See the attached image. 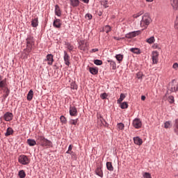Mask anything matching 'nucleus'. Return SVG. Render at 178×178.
Segmentation results:
<instances>
[{"instance_id":"nucleus-8","label":"nucleus","mask_w":178,"mask_h":178,"mask_svg":"<svg viewBox=\"0 0 178 178\" xmlns=\"http://www.w3.org/2000/svg\"><path fill=\"white\" fill-rule=\"evenodd\" d=\"M8 87V83L6 82V78L3 79V76L0 75V90Z\"/></svg>"},{"instance_id":"nucleus-24","label":"nucleus","mask_w":178,"mask_h":178,"mask_svg":"<svg viewBox=\"0 0 178 178\" xmlns=\"http://www.w3.org/2000/svg\"><path fill=\"white\" fill-rule=\"evenodd\" d=\"M129 51H131V52H132L133 54H136V55H140V54H141V51L140 50V49L136 47L131 48Z\"/></svg>"},{"instance_id":"nucleus-21","label":"nucleus","mask_w":178,"mask_h":178,"mask_svg":"<svg viewBox=\"0 0 178 178\" xmlns=\"http://www.w3.org/2000/svg\"><path fill=\"white\" fill-rule=\"evenodd\" d=\"M89 72L91 74H92L93 76H95V74H98V68L90 67Z\"/></svg>"},{"instance_id":"nucleus-51","label":"nucleus","mask_w":178,"mask_h":178,"mask_svg":"<svg viewBox=\"0 0 178 178\" xmlns=\"http://www.w3.org/2000/svg\"><path fill=\"white\" fill-rule=\"evenodd\" d=\"M172 67H173V69H177L178 63H174L172 65Z\"/></svg>"},{"instance_id":"nucleus-17","label":"nucleus","mask_w":178,"mask_h":178,"mask_svg":"<svg viewBox=\"0 0 178 178\" xmlns=\"http://www.w3.org/2000/svg\"><path fill=\"white\" fill-rule=\"evenodd\" d=\"M55 15L60 17L62 16V12L60 11V8L58 4L55 6Z\"/></svg>"},{"instance_id":"nucleus-33","label":"nucleus","mask_w":178,"mask_h":178,"mask_svg":"<svg viewBox=\"0 0 178 178\" xmlns=\"http://www.w3.org/2000/svg\"><path fill=\"white\" fill-rule=\"evenodd\" d=\"M120 108L121 109H127V108H129V104H127V102H124L121 104Z\"/></svg>"},{"instance_id":"nucleus-55","label":"nucleus","mask_w":178,"mask_h":178,"mask_svg":"<svg viewBox=\"0 0 178 178\" xmlns=\"http://www.w3.org/2000/svg\"><path fill=\"white\" fill-rule=\"evenodd\" d=\"M175 133L178 135V127H175L174 129Z\"/></svg>"},{"instance_id":"nucleus-29","label":"nucleus","mask_w":178,"mask_h":178,"mask_svg":"<svg viewBox=\"0 0 178 178\" xmlns=\"http://www.w3.org/2000/svg\"><path fill=\"white\" fill-rule=\"evenodd\" d=\"M106 165L107 170H108L110 172H113V165H112L111 162H107Z\"/></svg>"},{"instance_id":"nucleus-16","label":"nucleus","mask_w":178,"mask_h":178,"mask_svg":"<svg viewBox=\"0 0 178 178\" xmlns=\"http://www.w3.org/2000/svg\"><path fill=\"white\" fill-rule=\"evenodd\" d=\"M47 65H52V63H54V55L47 54Z\"/></svg>"},{"instance_id":"nucleus-26","label":"nucleus","mask_w":178,"mask_h":178,"mask_svg":"<svg viewBox=\"0 0 178 178\" xmlns=\"http://www.w3.org/2000/svg\"><path fill=\"white\" fill-rule=\"evenodd\" d=\"M107 62L110 63L113 70H116V63L113 60H108Z\"/></svg>"},{"instance_id":"nucleus-20","label":"nucleus","mask_w":178,"mask_h":178,"mask_svg":"<svg viewBox=\"0 0 178 178\" xmlns=\"http://www.w3.org/2000/svg\"><path fill=\"white\" fill-rule=\"evenodd\" d=\"M80 5V0H70V6L73 8H77Z\"/></svg>"},{"instance_id":"nucleus-52","label":"nucleus","mask_w":178,"mask_h":178,"mask_svg":"<svg viewBox=\"0 0 178 178\" xmlns=\"http://www.w3.org/2000/svg\"><path fill=\"white\" fill-rule=\"evenodd\" d=\"M175 127H178V119L175 120V123L174 124Z\"/></svg>"},{"instance_id":"nucleus-36","label":"nucleus","mask_w":178,"mask_h":178,"mask_svg":"<svg viewBox=\"0 0 178 178\" xmlns=\"http://www.w3.org/2000/svg\"><path fill=\"white\" fill-rule=\"evenodd\" d=\"M171 123L172 122L170 121L165 122L164 124L165 129H169V128L172 127Z\"/></svg>"},{"instance_id":"nucleus-57","label":"nucleus","mask_w":178,"mask_h":178,"mask_svg":"<svg viewBox=\"0 0 178 178\" xmlns=\"http://www.w3.org/2000/svg\"><path fill=\"white\" fill-rule=\"evenodd\" d=\"M114 38H115L117 41H120V40H122V38L115 37Z\"/></svg>"},{"instance_id":"nucleus-9","label":"nucleus","mask_w":178,"mask_h":178,"mask_svg":"<svg viewBox=\"0 0 178 178\" xmlns=\"http://www.w3.org/2000/svg\"><path fill=\"white\" fill-rule=\"evenodd\" d=\"M64 62L66 66H70V56L67 54L66 51H64V56H63Z\"/></svg>"},{"instance_id":"nucleus-7","label":"nucleus","mask_w":178,"mask_h":178,"mask_svg":"<svg viewBox=\"0 0 178 178\" xmlns=\"http://www.w3.org/2000/svg\"><path fill=\"white\" fill-rule=\"evenodd\" d=\"M139 34L140 31L129 32L125 35V38H134V37H137Z\"/></svg>"},{"instance_id":"nucleus-44","label":"nucleus","mask_w":178,"mask_h":178,"mask_svg":"<svg viewBox=\"0 0 178 178\" xmlns=\"http://www.w3.org/2000/svg\"><path fill=\"white\" fill-rule=\"evenodd\" d=\"M100 98L102 99H106V98H108V94H106V92H104V93L101 94Z\"/></svg>"},{"instance_id":"nucleus-48","label":"nucleus","mask_w":178,"mask_h":178,"mask_svg":"<svg viewBox=\"0 0 178 178\" xmlns=\"http://www.w3.org/2000/svg\"><path fill=\"white\" fill-rule=\"evenodd\" d=\"M86 17L88 18V20H91V19H92V15L90 13H87Z\"/></svg>"},{"instance_id":"nucleus-22","label":"nucleus","mask_w":178,"mask_h":178,"mask_svg":"<svg viewBox=\"0 0 178 178\" xmlns=\"http://www.w3.org/2000/svg\"><path fill=\"white\" fill-rule=\"evenodd\" d=\"M27 144L29 147H34V145H37V142L34 139H28L27 140Z\"/></svg>"},{"instance_id":"nucleus-62","label":"nucleus","mask_w":178,"mask_h":178,"mask_svg":"<svg viewBox=\"0 0 178 178\" xmlns=\"http://www.w3.org/2000/svg\"><path fill=\"white\" fill-rule=\"evenodd\" d=\"M66 154H70V150H67V151L66 152Z\"/></svg>"},{"instance_id":"nucleus-6","label":"nucleus","mask_w":178,"mask_h":178,"mask_svg":"<svg viewBox=\"0 0 178 178\" xmlns=\"http://www.w3.org/2000/svg\"><path fill=\"white\" fill-rule=\"evenodd\" d=\"M95 175H97V176H99V177H104V172L102 171V164L97 166V168L95 170Z\"/></svg>"},{"instance_id":"nucleus-11","label":"nucleus","mask_w":178,"mask_h":178,"mask_svg":"<svg viewBox=\"0 0 178 178\" xmlns=\"http://www.w3.org/2000/svg\"><path fill=\"white\" fill-rule=\"evenodd\" d=\"M32 49H33V44H26V48L23 51V54H25L26 58L29 56Z\"/></svg>"},{"instance_id":"nucleus-61","label":"nucleus","mask_w":178,"mask_h":178,"mask_svg":"<svg viewBox=\"0 0 178 178\" xmlns=\"http://www.w3.org/2000/svg\"><path fill=\"white\" fill-rule=\"evenodd\" d=\"M147 1V2H152V1H154V0H146Z\"/></svg>"},{"instance_id":"nucleus-47","label":"nucleus","mask_w":178,"mask_h":178,"mask_svg":"<svg viewBox=\"0 0 178 178\" xmlns=\"http://www.w3.org/2000/svg\"><path fill=\"white\" fill-rule=\"evenodd\" d=\"M143 74L141 72H138L136 74V77L138 79V80H141V79H143Z\"/></svg>"},{"instance_id":"nucleus-60","label":"nucleus","mask_w":178,"mask_h":178,"mask_svg":"<svg viewBox=\"0 0 178 178\" xmlns=\"http://www.w3.org/2000/svg\"><path fill=\"white\" fill-rule=\"evenodd\" d=\"M141 99H142V101H145V96L142 95L141 96Z\"/></svg>"},{"instance_id":"nucleus-54","label":"nucleus","mask_w":178,"mask_h":178,"mask_svg":"<svg viewBox=\"0 0 178 178\" xmlns=\"http://www.w3.org/2000/svg\"><path fill=\"white\" fill-rule=\"evenodd\" d=\"M90 52H98V49H92Z\"/></svg>"},{"instance_id":"nucleus-14","label":"nucleus","mask_w":178,"mask_h":178,"mask_svg":"<svg viewBox=\"0 0 178 178\" xmlns=\"http://www.w3.org/2000/svg\"><path fill=\"white\" fill-rule=\"evenodd\" d=\"M77 108L75 106L70 107V116H77Z\"/></svg>"},{"instance_id":"nucleus-35","label":"nucleus","mask_w":178,"mask_h":178,"mask_svg":"<svg viewBox=\"0 0 178 178\" xmlns=\"http://www.w3.org/2000/svg\"><path fill=\"white\" fill-rule=\"evenodd\" d=\"M79 121V118H76L75 120H70L69 121L70 124H73L74 126H76L77 124V122Z\"/></svg>"},{"instance_id":"nucleus-28","label":"nucleus","mask_w":178,"mask_h":178,"mask_svg":"<svg viewBox=\"0 0 178 178\" xmlns=\"http://www.w3.org/2000/svg\"><path fill=\"white\" fill-rule=\"evenodd\" d=\"M26 44H34V40L33 39V37L29 36L26 40Z\"/></svg>"},{"instance_id":"nucleus-30","label":"nucleus","mask_w":178,"mask_h":178,"mask_svg":"<svg viewBox=\"0 0 178 178\" xmlns=\"http://www.w3.org/2000/svg\"><path fill=\"white\" fill-rule=\"evenodd\" d=\"M124 98H126V95H124V94H123V93H121L120 98L117 101L118 104H122V102H123V99H124Z\"/></svg>"},{"instance_id":"nucleus-15","label":"nucleus","mask_w":178,"mask_h":178,"mask_svg":"<svg viewBox=\"0 0 178 178\" xmlns=\"http://www.w3.org/2000/svg\"><path fill=\"white\" fill-rule=\"evenodd\" d=\"M152 62L153 63H158V51H153L152 54Z\"/></svg>"},{"instance_id":"nucleus-13","label":"nucleus","mask_w":178,"mask_h":178,"mask_svg":"<svg viewBox=\"0 0 178 178\" xmlns=\"http://www.w3.org/2000/svg\"><path fill=\"white\" fill-rule=\"evenodd\" d=\"M53 26L56 29H60V27H62V22H60V19H54L53 22Z\"/></svg>"},{"instance_id":"nucleus-39","label":"nucleus","mask_w":178,"mask_h":178,"mask_svg":"<svg viewBox=\"0 0 178 178\" xmlns=\"http://www.w3.org/2000/svg\"><path fill=\"white\" fill-rule=\"evenodd\" d=\"M111 30H112V28H111V26L109 25H106L104 27V31L108 34V33H109V31H111Z\"/></svg>"},{"instance_id":"nucleus-1","label":"nucleus","mask_w":178,"mask_h":178,"mask_svg":"<svg viewBox=\"0 0 178 178\" xmlns=\"http://www.w3.org/2000/svg\"><path fill=\"white\" fill-rule=\"evenodd\" d=\"M37 143L40 147H46V148H52L54 145L52 142L44 137V136H38L37 138Z\"/></svg>"},{"instance_id":"nucleus-12","label":"nucleus","mask_w":178,"mask_h":178,"mask_svg":"<svg viewBox=\"0 0 178 178\" xmlns=\"http://www.w3.org/2000/svg\"><path fill=\"white\" fill-rule=\"evenodd\" d=\"M2 90L3 92H4L3 95V98L4 99H6V98H8V97H9V95L10 94V89H9V88L6 87V88H3L2 89H0V91Z\"/></svg>"},{"instance_id":"nucleus-3","label":"nucleus","mask_w":178,"mask_h":178,"mask_svg":"<svg viewBox=\"0 0 178 178\" xmlns=\"http://www.w3.org/2000/svg\"><path fill=\"white\" fill-rule=\"evenodd\" d=\"M149 23H151V17L148 14H145L140 21V26L143 27V29H147L149 26Z\"/></svg>"},{"instance_id":"nucleus-59","label":"nucleus","mask_w":178,"mask_h":178,"mask_svg":"<svg viewBox=\"0 0 178 178\" xmlns=\"http://www.w3.org/2000/svg\"><path fill=\"white\" fill-rule=\"evenodd\" d=\"M97 15H98V16H102V11H99L97 13Z\"/></svg>"},{"instance_id":"nucleus-25","label":"nucleus","mask_w":178,"mask_h":178,"mask_svg":"<svg viewBox=\"0 0 178 178\" xmlns=\"http://www.w3.org/2000/svg\"><path fill=\"white\" fill-rule=\"evenodd\" d=\"M34 96V92L33 90H30L27 95V100L31 101L33 99V97Z\"/></svg>"},{"instance_id":"nucleus-27","label":"nucleus","mask_w":178,"mask_h":178,"mask_svg":"<svg viewBox=\"0 0 178 178\" xmlns=\"http://www.w3.org/2000/svg\"><path fill=\"white\" fill-rule=\"evenodd\" d=\"M31 26L32 27H37V26H38V17L32 19Z\"/></svg>"},{"instance_id":"nucleus-2","label":"nucleus","mask_w":178,"mask_h":178,"mask_svg":"<svg viewBox=\"0 0 178 178\" xmlns=\"http://www.w3.org/2000/svg\"><path fill=\"white\" fill-rule=\"evenodd\" d=\"M177 91L178 83L176 82L175 79H173L168 83L167 92L172 94V92H177Z\"/></svg>"},{"instance_id":"nucleus-42","label":"nucleus","mask_w":178,"mask_h":178,"mask_svg":"<svg viewBox=\"0 0 178 178\" xmlns=\"http://www.w3.org/2000/svg\"><path fill=\"white\" fill-rule=\"evenodd\" d=\"M143 178H152V177H151V174L149 172H144L143 174Z\"/></svg>"},{"instance_id":"nucleus-46","label":"nucleus","mask_w":178,"mask_h":178,"mask_svg":"<svg viewBox=\"0 0 178 178\" xmlns=\"http://www.w3.org/2000/svg\"><path fill=\"white\" fill-rule=\"evenodd\" d=\"M71 88L72 90H77V84L75 82L71 83Z\"/></svg>"},{"instance_id":"nucleus-34","label":"nucleus","mask_w":178,"mask_h":178,"mask_svg":"<svg viewBox=\"0 0 178 178\" xmlns=\"http://www.w3.org/2000/svg\"><path fill=\"white\" fill-rule=\"evenodd\" d=\"M18 175L19 178H24L26 177V172L24 170H22L18 172Z\"/></svg>"},{"instance_id":"nucleus-50","label":"nucleus","mask_w":178,"mask_h":178,"mask_svg":"<svg viewBox=\"0 0 178 178\" xmlns=\"http://www.w3.org/2000/svg\"><path fill=\"white\" fill-rule=\"evenodd\" d=\"M141 15H143V13H137V14H135V15H134V19H137V17H140V16H141Z\"/></svg>"},{"instance_id":"nucleus-56","label":"nucleus","mask_w":178,"mask_h":178,"mask_svg":"<svg viewBox=\"0 0 178 178\" xmlns=\"http://www.w3.org/2000/svg\"><path fill=\"white\" fill-rule=\"evenodd\" d=\"M82 2H84V3H88L90 2V0H81Z\"/></svg>"},{"instance_id":"nucleus-32","label":"nucleus","mask_w":178,"mask_h":178,"mask_svg":"<svg viewBox=\"0 0 178 178\" xmlns=\"http://www.w3.org/2000/svg\"><path fill=\"white\" fill-rule=\"evenodd\" d=\"M115 58L120 63V62H122L123 60V55L117 54V55H115Z\"/></svg>"},{"instance_id":"nucleus-37","label":"nucleus","mask_w":178,"mask_h":178,"mask_svg":"<svg viewBox=\"0 0 178 178\" xmlns=\"http://www.w3.org/2000/svg\"><path fill=\"white\" fill-rule=\"evenodd\" d=\"M117 127H118V129H119V130H124V124H123L122 122L118 123Z\"/></svg>"},{"instance_id":"nucleus-38","label":"nucleus","mask_w":178,"mask_h":178,"mask_svg":"<svg viewBox=\"0 0 178 178\" xmlns=\"http://www.w3.org/2000/svg\"><path fill=\"white\" fill-rule=\"evenodd\" d=\"M93 62H94L95 65H96L97 66H101V65H102V60L96 59V60H94Z\"/></svg>"},{"instance_id":"nucleus-18","label":"nucleus","mask_w":178,"mask_h":178,"mask_svg":"<svg viewBox=\"0 0 178 178\" xmlns=\"http://www.w3.org/2000/svg\"><path fill=\"white\" fill-rule=\"evenodd\" d=\"M134 143L136 145H141L143 144V139L140 138V137L138 136L134 137Z\"/></svg>"},{"instance_id":"nucleus-40","label":"nucleus","mask_w":178,"mask_h":178,"mask_svg":"<svg viewBox=\"0 0 178 178\" xmlns=\"http://www.w3.org/2000/svg\"><path fill=\"white\" fill-rule=\"evenodd\" d=\"M65 45L67 46V48L69 49V51H73V45H71L70 42L65 43Z\"/></svg>"},{"instance_id":"nucleus-23","label":"nucleus","mask_w":178,"mask_h":178,"mask_svg":"<svg viewBox=\"0 0 178 178\" xmlns=\"http://www.w3.org/2000/svg\"><path fill=\"white\" fill-rule=\"evenodd\" d=\"M13 129L8 127L6 130V132L4 134V136H6V137H8V136H12V134H13Z\"/></svg>"},{"instance_id":"nucleus-4","label":"nucleus","mask_w":178,"mask_h":178,"mask_svg":"<svg viewBox=\"0 0 178 178\" xmlns=\"http://www.w3.org/2000/svg\"><path fill=\"white\" fill-rule=\"evenodd\" d=\"M18 162L21 163V165H29L30 163V159L29 156L24 154H22L18 157Z\"/></svg>"},{"instance_id":"nucleus-45","label":"nucleus","mask_w":178,"mask_h":178,"mask_svg":"<svg viewBox=\"0 0 178 178\" xmlns=\"http://www.w3.org/2000/svg\"><path fill=\"white\" fill-rule=\"evenodd\" d=\"M168 102H170V104H173L175 102V97L173 96H169Z\"/></svg>"},{"instance_id":"nucleus-43","label":"nucleus","mask_w":178,"mask_h":178,"mask_svg":"<svg viewBox=\"0 0 178 178\" xmlns=\"http://www.w3.org/2000/svg\"><path fill=\"white\" fill-rule=\"evenodd\" d=\"M102 5H103L104 8L106 9V8H109V6H108V0H104L102 2Z\"/></svg>"},{"instance_id":"nucleus-41","label":"nucleus","mask_w":178,"mask_h":178,"mask_svg":"<svg viewBox=\"0 0 178 178\" xmlns=\"http://www.w3.org/2000/svg\"><path fill=\"white\" fill-rule=\"evenodd\" d=\"M60 120L61 123H63L64 124H66V122H67V120H66V118H65L63 115H61L60 117Z\"/></svg>"},{"instance_id":"nucleus-49","label":"nucleus","mask_w":178,"mask_h":178,"mask_svg":"<svg viewBox=\"0 0 178 178\" xmlns=\"http://www.w3.org/2000/svg\"><path fill=\"white\" fill-rule=\"evenodd\" d=\"M99 122H101L102 124H108V123L106 122L105 119H104V118L99 120ZM104 123H105V124H104Z\"/></svg>"},{"instance_id":"nucleus-53","label":"nucleus","mask_w":178,"mask_h":178,"mask_svg":"<svg viewBox=\"0 0 178 178\" xmlns=\"http://www.w3.org/2000/svg\"><path fill=\"white\" fill-rule=\"evenodd\" d=\"M103 118H102V115H101V114H99V115H97V119H98V120H100L101 119H102Z\"/></svg>"},{"instance_id":"nucleus-31","label":"nucleus","mask_w":178,"mask_h":178,"mask_svg":"<svg viewBox=\"0 0 178 178\" xmlns=\"http://www.w3.org/2000/svg\"><path fill=\"white\" fill-rule=\"evenodd\" d=\"M146 42H148V44H154V42H155V38L152 36L149 38H147Z\"/></svg>"},{"instance_id":"nucleus-19","label":"nucleus","mask_w":178,"mask_h":178,"mask_svg":"<svg viewBox=\"0 0 178 178\" xmlns=\"http://www.w3.org/2000/svg\"><path fill=\"white\" fill-rule=\"evenodd\" d=\"M170 3L174 10H178V0H170Z\"/></svg>"},{"instance_id":"nucleus-58","label":"nucleus","mask_w":178,"mask_h":178,"mask_svg":"<svg viewBox=\"0 0 178 178\" xmlns=\"http://www.w3.org/2000/svg\"><path fill=\"white\" fill-rule=\"evenodd\" d=\"M72 149V145H70L68 147V151H71Z\"/></svg>"},{"instance_id":"nucleus-5","label":"nucleus","mask_w":178,"mask_h":178,"mask_svg":"<svg viewBox=\"0 0 178 178\" xmlns=\"http://www.w3.org/2000/svg\"><path fill=\"white\" fill-rule=\"evenodd\" d=\"M132 124L135 129H141V127L143 126V122H141V120L140 119L135 118L133 120Z\"/></svg>"},{"instance_id":"nucleus-10","label":"nucleus","mask_w":178,"mask_h":178,"mask_svg":"<svg viewBox=\"0 0 178 178\" xmlns=\"http://www.w3.org/2000/svg\"><path fill=\"white\" fill-rule=\"evenodd\" d=\"M3 119H4V120H6V122H10V120H12V119H13V113H10V112H6L3 115Z\"/></svg>"}]
</instances>
